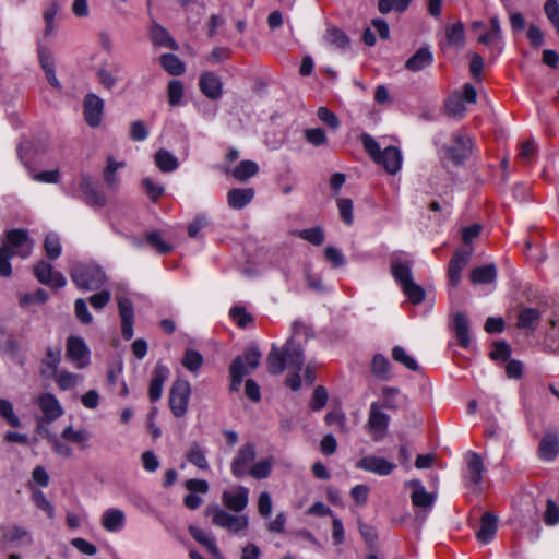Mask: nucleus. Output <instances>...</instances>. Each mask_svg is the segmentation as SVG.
<instances>
[{"label":"nucleus","instance_id":"obj_1","mask_svg":"<svg viewBox=\"0 0 559 559\" xmlns=\"http://www.w3.org/2000/svg\"><path fill=\"white\" fill-rule=\"evenodd\" d=\"M412 261L405 253H395L392 259L391 270L394 278L400 283L404 294L413 304H420L426 296L424 288L417 285L411 273Z\"/></svg>","mask_w":559,"mask_h":559},{"label":"nucleus","instance_id":"obj_2","mask_svg":"<svg viewBox=\"0 0 559 559\" xmlns=\"http://www.w3.org/2000/svg\"><path fill=\"white\" fill-rule=\"evenodd\" d=\"M361 142L364 148L374 163L381 165L391 175L400 171L403 164V156L399 147L390 145L381 150L378 142L369 134H362Z\"/></svg>","mask_w":559,"mask_h":559},{"label":"nucleus","instance_id":"obj_3","mask_svg":"<svg viewBox=\"0 0 559 559\" xmlns=\"http://www.w3.org/2000/svg\"><path fill=\"white\" fill-rule=\"evenodd\" d=\"M90 437V432L86 429H74L72 425H69L62 430L60 437L49 435L47 439L57 455L71 457L73 455V450L69 445V442L74 443L79 445L80 449L84 450L88 447Z\"/></svg>","mask_w":559,"mask_h":559},{"label":"nucleus","instance_id":"obj_4","mask_svg":"<svg viewBox=\"0 0 559 559\" xmlns=\"http://www.w3.org/2000/svg\"><path fill=\"white\" fill-rule=\"evenodd\" d=\"M262 354L257 346L247 348L242 355L237 356L230 367V390L238 391L245 376L255 370L261 360Z\"/></svg>","mask_w":559,"mask_h":559},{"label":"nucleus","instance_id":"obj_5","mask_svg":"<svg viewBox=\"0 0 559 559\" xmlns=\"http://www.w3.org/2000/svg\"><path fill=\"white\" fill-rule=\"evenodd\" d=\"M70 276L80 289L94 290L103 286L106 275L95 263H79L70 272Z\"/></svg>","mask_w":559,"mask_h":559},{"label":"nucleus","instance_id":"obj_6","mask_svg":"<svg viewBox=\"0 0 559 559\" xmlns=\"http://www.w3.org/2000/svg\"><path fill=\"white\" fill-rule=\"evenodd\" d=\"M206 514L211 516L214 525L233 534H240L249 526V518L240 512H229L221 507H210Z\"/></svg>","mask_w":559,"mask_h":559},{"label":"nucleus","instance_id":"obj_7","mask_svg":"<svg viewBox=\"0 0 559 559\" xmlns=\"http://www.w3.org/2000/svg\"><path fill=\"white\" fill-rule=\"evenodd\" d=\"M390 418L381 411V406L377 402L370 404L367 429L374 441L384 438L388 431Z\"/></svg>","mask_w":559,"mask_h":559},{"label":"nucleus","instance_id":"obj_8","mask_svg":"<svg viewBox=\"0 0 559 559\" xmlns=\"http://www.w3.org/2000/svg\"><path fill=\"white\" fill-rule=\"evenodd\" d=\"M465 484L473 491H479L485 471L481 457L473 451L466 453Z\"/></svg>","mask_w":559,"mask_h":559},{"label":"nucleus","instance_id":"obj_9","mask_svg":"<svg viewBox=\"0 0 559 559\" xmlns=\"http://www.w3.org/2000/svg\"><path fill=\"white\" fill-rule=\"evenodd\" d=\"M67 356L76 369H84L91 364V352L84 340L79 336L68 338Z\"/></svg>","mask_w":559,"mask_h":559},{"label":"nucleus","instance_id":"obj_10","mask_svg":"<svg viewBox=\"0 0 559 559\" xmlns=\"http://www.w3.org/2000/svg\"><path fill=\"white\" fill-rule=\"evenodd\" d=\"M71 193L82 198L90 205L104 206L106 203L105 197L95 189L92 178L86 175L79 178Z\"/></svg>","mask_w":559,"mask_h":559},{"label":"nucleus","instance_id":"obj_11","mask_svg":"<svg viewBox=\"0 0 559 559\" xmlns=\"http://www.w3.org/2000/svg\"><path fill=\"white\" fill-rule=\"evenodd\" d=\"M191 389L188 381L178 380L174 383L169 405L176 417H182L188 408Z\"/></svg>","mask_w":559,"mask_h":559},{"label":"nucleus","instance_id":"obj_12","mask_svg":"<svg viewBox=\"0 0 559 559\" xmlns=\"http://www.w3.org/2000/svg\"><path fill=\"white\" fill-rule=\"evenodd\" d=\"M473 150V141L469 136L456 133L453 135V144L444 148V158L455 165L462 164Z\"/></svg>","mask_w":559,"mask_h":559},{"label":"nucleus","instance_id":"obj_13","mask_svg":"<svg viewBox=\"0 0 559 559\" xmlns=\"http://www.w3.org/2000/svg\"><path fill=\"white\" fill-rule=\"evenodd\" d=\"M257 452L255 448L251 443H247L242 445L230 464L231 474L237 478H242L248 475L251 466L253 465V461L255 459Z\"/></svg>","mask_w":559,"mask_h":559},{"label":"nucleus","instance_id":"obj_14","mask_svg":"<svg viewBox=\"0 0 559 559\" xmlns=\"http://www.w3.org/2000/svg\"><path fill=\"white\" fill-rule=\"evenodd\" d=\"M34 401L40 409L46 423H53L58 420L64 413L60 401L52 393H40Z\"/></svg>","mask_w":559,"mask_h":559},{"label":"nucleus","instance_id":"obj_15","mask_svg":"<svg viewBox=\"0 0 559 559\" xmlns=\"http://www.w3.org/2000/svg\"><path fill=\"white\" fill-rule=\"evenodd\" d=\"M3 246H7L9 252L13 255L26 258L33 250V241L24 230L13 229L7 234V240Z\"/></svg>","mask_w":559,"mask_h":559},{"label":"nucleus","instance_id":"obj_16","mask_svg":"<svg viewBox=\"0 0 559 559\" xmlns=\"http://www.w3.org/2000/svg\"><path fill=\"white\" fill-rule=\"evenodd\" d=\"M222 502L229 511L241 512L249 503V489L245 486H236L223 491Z\"/></svg>","mask_w":559,"mask_h":559},{"label":"nucleus","instance_id":"obj_17","mask_svg":"<svg viewBox=\"0 0 559 559\" xmlns=\"http://www.w3.org/2000/svg\"><path fill=\"white\" fill-rule=\"evenodd\" d=\"M34 274L41 284L52 288H62L67 284L63 274L53 271L52 266L45 261H40L34 266Z\"/></svg>","mask_w":559,"mask_h":559},{"label":"nucleus","instance_id":"obj_18","mask_svg":"<svg viewBox=\"0 0 559 559\" xmlns=\"http://www.w3.org/2000/svg\"><path fill=\"white\" fill-rule=\"evenodd\" d=\"M356 467L379 476H386L395 469L396 465L384 457L367 455L356 463Z\"/></svg>","mask_w":559,"mask_h":559},{"label":"nucleus","instance_id":"obj_19","mask_svg":"<svg viewBox=\"0 0 559 559\" xmlns=\"http://www.w3.org/2000/svg\"><path fill=\"white\" fill-rule=\"evenodd\" d=\"M472 254L473 248H462L459 249L452 257L448 270V276L451 286L456 287L460 284L461 273L466 266Z\"/></svg>","mask_w":559,"mask_h":559},{"label":"nucleus","instance_id":"obj_20","mask_svg":"<svg viewBox=\"0 0 559 559\" xmlns=\"http://www.w3.org/2000/svg\"><path fill=\"white\" fill-rule=\"evenodd\" d=\"M104 100L96 94L90 93L84 98V117L87 124L97 128L103 118Z\"/></svg>","mask_w":559,"mask_h":559},{"label":"nucleus","instance_id":"obj_21","mask_svg":"<svg viewBox=\"0 0 559 559\" xmlns=\"http://www.w3.org/2000/svg\"><path fill=\"white\" fill-rule=\"evenodd\" d=\"M411 488V500L414 507L430 511L435 504L436 496L427 491L425 486L417 479L406 484Z\"/></svg>","mask_w":559,"mask_h":559},{"label":"nucleus","instance_id":"obj_22","mask_svg":"<svg viewBox=\"0 0 559 559\" xmlns=\"http://www.w3.org/2000/svg\"><path fill=\"white\" fill-rule=\"evenodd\" d=\"M126 513L118 508H108L100 515V525L108 533H119L126 526Z\"/></svg>","mask_w":559,"mask_h":559},{"label":"nucleus","instance_id":"obj_23","mask_svg":"<svg viewBox=\"0 0 559 559\" xmlns=\"http://www.w3.org/2000/svg\"><path fill=\"white\" fill-rule=\"evenodd\" d=\"M199 87L207 98L213 100L221 98L223 94V83L221 78L211 71L201 73Z\"/></svg>","mask_w":559,"mask_h":559},{"label":"nucleus","instance_id":"obj_24","mask_svg":"<svg viewBox=\"0 0 559 559\" xmlns=\"http://www.w3.org/2000/svg\"><path fill=\"white\" fill-rule=\"evenodd\" d=\"M539 457L544 461H554L559 452V437L557 432L550 431L544 435L539 442Z\"/></svg>","mask_w":559,"mask_h":559},{"label":"nucleus","instance_id":"obj_25","mask_svg":"<svg viewBox=\"0 0 559 559\" xmlns=\"http://www.w3.org/2000/svg\"><path fill=\"white\" fill-rule=\"evenodd\" d=\"M452 330L459 341V344L464 348H468L472 340L469 336V323L464 313L457 312L453 316Z\"/></svg>","mask_w":559,"mask_h":559},{"label":"nucleus","instance_id":"obj_26","mask_svg":"<svg viewBox=\"0 0 559 559\" xmlns=\"http://www.w3.org/2000/svg\"><path fill=\"white\" fill-rule=\"evenodd\" d=\"M498 528V520L497 518L490 513L486 512L481 516L479 528L476 533V537L479 543L487 544L489 543L497 533Z\"/></svg>","mask_w":559,"mask_h":559},{"label":"nucleus","instance_id":"obj_27","mask_svg":"<svg viewBox=\"0 0 559 559\" xmlns=\"http://www.w3.org/2000/svg\"><path fill=\"white\" fill-rule=\"evenodd\" d=\"M252 188H235L227 193V203L234 210H241L248 205L254 198Z\"/></svg>","mask_w":559,"mask_h":559},{"label":"nucleus","instance_id":"obj_28","mask_svg":"<svg viewBox=\"0 0 559 559\" xmlns=\"http://www.w3.org/2000/svg\"><path fill=\"white\" fill-rule=\"evenodd\" d=\"M433 61V55L428 47L419 48L405 63V68L412 72H418L428 68Z\"/></svg>","mask_w":559,"mask_h":559},{"label":"nucleus","instance_id":"obj_29","mask_svg":"<svg viewBox=\"0 0 559 559\" xmlns=\"http://www.w3.org/2000/svg\"><path fill=\"white\" fill-rule=\"evenodd\" d=\"M38 58L39 63L46 73L48 82L51 84V86L60 88L61 84L56 75L55 61L50 50L45 47H39Z\"/></svg>","mask_w":559,"mask_h":559},{"label":"nucleus","instance_id":"obj_30","mask_svg":"<svg viewBox=\"0 0 559 559\" xmlns=\"http://www.w3.org/2000/svg\"><path fill=\"white\" fill-rule=\"evenodd\" d=\"M168 376V369L164 365L157 364L155 368V376L151 380L150 388H148V395L150 399L155 402L159 400L163 392V384Z\"/></svg>","mask_w":559,"mask_h":559},{"label":"nucleus","instance_id":"obj_31","mask_svg":"<svg viewBox=\"0 0 559 559\" xmlns=\"http://www.w3.org/2000/svg\"><path fill=\"white\" fill-rule=\"evenodd\" d=\"M497 278V270L493 264L475 267L471 273L473 284L485 285L495 283Z\"/></svg>","mask_w":559,"mask_h":559},{"label":"nucleus","instance_id":"obj_32","mask_svg":"<svg viewBox=\"0 0 559 559\" xmlns=\"http://www.w3.org/2000/svg\"><path fill=\"white\" fill-rule=\"evenodd\" d=\"M447 41L449 47L461 48L465 44V28L462 22L448 25L445 28Z\"/></svg>","mask_w":559,"mask_h":559},{"label":"nucleus","instance_id":"obj_33","mask_svg":"<svg viewBox=\"0 0 559 559\" xmlns=\"http://www.w3.org/2000/svg\"><path fill=\"white\" fill-rule=\"evenodd\" d=\"M154 160L158 169L163 173H171L179 167L178 158L164 148L155 153Z\"/></svg>","mask_w":559,"mask_h":559},{"label":"nucleus","instance_id":"obj_34","mask_svg":"<svg viewBox=\"0 0 559 559\" xmlns=\"http://www.w3.org/2000/svg\"><path fill=\"white\" fill-rule=\"evenodd\" d=\"M287 366L286 348L281 352L273 347L267 356V369L272 374H280Z\"/></svg>","mask_w":559,"mask_h":559},{"label":"nucleus","instance_id":"obj_35","mask_svg":"<svg viewBox=\"0 0 559 559\" xmlns=\"http://www.w3.org/2000/svg\"><path fill=\"white\" fill-rule=\"evenodd\" d=\"M151 37L155 45L170 48L173 50H178L179 46L177 43L170 37L169 33L158 24L152 26Z\"/></svg>","mask_w":559,"mask_h":559},{"label":"nucleus","instance_id":"obj_36","mask_svg":"<svg viewBox=\"0 0 559 559\" xmlns=\"http://www.w3.org/2000/svg\"><path fill=\"white\" fill-rule=\"evenodd\" d=\"M0 417L10 427L20 428L22 426V421L15 413L13 403L7 399H0Z\"/></svg>","mask_w":559,"mask_h":559},{"label":"nucleus","instance_id":"obj_37","mask_svg":"<svg viewBox=\"0 0 559 559\" xmlns=\"http://www.w3.org/2000/svg\"><path fill=\"white\" fill-rule=\"evenodd\" d=\"M190 533L195 540L207 549L210 555L214 557L219 555L215 538L209 532L198 527H190Z\"/></svg>","mask_w":559,"mask_h":559},{"label":"nucleus","instance_id":"obj_38","mask_svg":"<svg viewBox=\"0 0 559 559\" xmlns=\"http://www.w3.org/2000/svg\"><path fill=\"white\" fill-rule=\"evenodd\" d=\"M372 374L381 380H389L391 378V365L388 358L381 354H377L371 362Z\"/></svg>","mask_w":559,"mask_h":559},{"label":"nucleus","instance_id":"obj_39","mask_svg":"<svg viewBox=\"0 0 559 559\" xmlns=\"http://www.w3.org/2000/svg\"><path fill=\"white\" fill-rule=\"evenodd\" d=\"M323 39L324 43L333 49H345L349 44L348 37L345 33L335 27L329 28Z\"/></svg>","mask_w":559,"mask_h":559},{"label":"nucleus","instance_id":"obj_40","mask_svg":"<svg viewBox=\"0 0 559 559\" xmlns=\"http://www.w3.org/2000/svg\"><path fill=\"white\" fill-rule=\"evenodd\" d=\"M259 171V166L257 163L246 159L240 162L233 170L231 175L235 179L239 181H246L249 178L257 175Z\"/></svg>","mask_w":559,"mask_h":559},{"label":"nucleus","instance_id":"obj_41","mask_svg":"<svg viewBox=\"0 0 559 559\" xmlns=\"http://www.w3.org/2000/svg\"><path fill=\"white\" fill-rule=\"evenodd\" d=\"M287 366L294 372H299L302 369L305 357L299 347H294L293 342L288 341L286 344Z\"/></svg>","mask_w":559,"mask_h":559},{"label":"nucleus","instance_id":"obj_42","mask_svg":"<svg viewBox=\"0 0 559 559\" xmlns=\"http://www.w3.org/2000/svg\"><path fill=\"white\" fill-rule=\"evenodd\" d=\"M160 64L171 75H181L186 70L185 63L173 53L162 55Z\"/></svg>","mask_w":559,"mask_h":559},{"label":"nucleus","instance_id":"obj_43","mask_svg":"<svg viewBox=\"0 0 559 559\" xmlns=\"http://www.w3.org/2000/svg\"><path fill=\"white\" fill-rule=\"evenodd\" d=\"M185 86L179 80H171L167 86L168 104L176 107L183 104Z\"/></svg>","mask_w":559,"mask_h":559},{"label":"nucleus","instance_id":"obj_44","mask_svg":"<svg viewBox=\"0 0 559 559\" xmlns=\"http://www.w3.org/2000/svg\"><path fill=\"white\" fill-rule=\"evenodd\" d=\"M203 361V356L199 352L188 348L183 354L181 364L190 372L197 373L202 367Z\"/></svg>","mask_w":559,"mask_h":559},{"label":"nucleus","instance_id":"obj_45","mask_svg":"<svg viewBox=\"0 0 559 559\" xmlns=\"http://www.w3.org/2000/svg\"><path fill=\"white\" fill-rule=\"evenodd\" d=\"M205 449H203L200 444L194 443L190 447L187 459L188 461L195 465L200 469H209V463L205 456Z\"/></svg>","mask_w":559,"mask_h":559},{"label":"nucleus","instance_id":"obj_46","mask_svg":"<svg viewBox=\"0 0 559 559\" xmlns=\"http://www.w3.org/2000/svg\"><path fill=\"white\" fill-rule=\"evenodd\" d=\"M540 318L537 309L527 308L520 312L518 325L521 329L534 330Z\"/></svg>","mask_w":559,"mask_h":559},{"label":"nucleus","instance_id":"obj_47","mask_svg":"<svg viewBox=\"0 0 559 559\" xmlns=\"http://www.w3.org/2000/svg\"><path fill=\"white\" fill-rule=\"evenodd\" d=\"M392 358L403 365L406 369L408 370H412V371H416L418 370L419 366L417 364V361L415 360V358L409 355L405 348L401 347V346H394L393 349H392Z\"/></svg>","mask_w":559,"mask_h":559},{"label":"nucleus","instance_id":"obj_48","mask_svg":"<svg viewBox=\"0 0 559 559\" xmlns=\"http://www.w3.org/2000/svg\"><path fill=\"white\" fill-rule=\"evenodd\" d=\"M126 166L124 162H118L114 157L107 158V165L104 169V180L109 187H115L118 183L116 171Z\"/></svg>","mask_w":559,"mask_h":559},{"label":"nucleus","instance_id":"obj_49","mask_svg":"<svg viewBox=\"0 0 559 559\" xmlns=\"http://www.w3.org/2000/svg\"><path fill=\"white\" fill-rule=\"evenodd\" d=\"M82 379L83 378L80 374L63 370L57 376L56 382L60 390L66 391L76 386Z\"/></svg>","mask_w":559,"mask_h":559},{"label":"nucleus","instance_id":"obj_50","mask_svg":"<svg viewBox=\"0 0 559 559\" xmlns=\"http://www.w3.org/2000/svg\"><path fill=\"white\" fill-rule=\"evenodd\" d=\"M412 0H379L378 9L382 14H388L391 11L404 12Z\"/></svg>","mask_w":559,"mask_h":559},{"label":"nucleus","instance_id":"obj_51","mask_svg":"<svg viewBox=\"0 0 559 559\" xmlns=\"http://www.w3.org/2000/svg\"><path fill=\"white\" fill-rule=\"evenodd\" d=\"M298 237L301 239L314 245L320 246L324 241V233L323 229L319 226L312 228H306L297 231Z\"/></svg>","mask_w":559,"mask_h":559},{"label":"nucleus","instance_id":"obj_52","mask_svg":"<svg viewBox=\"0 0 559 559\" xmlns=\"http://www.w3.org/2000/svg\"><path fill=\"white\" fill-rule=\"evenodd\" d=\"M325 423L329 426H336L340 432H348L346 416L341 409H333L325 415Z\"/></svg>","mask_w":559,"mask_h":559},{"label":"nucleus","instance_id":"obj_53","mask_svg":"<svg viewBox=\"0 0 559 559\" xmlns=\"http://www.w3.org/2000/svg\"><path fill=\"white\" fill-rule=\"evenodd\" d=\"M445 110L449 116L456 118L464 116L466 107L460 95H453L448 99L445 104Z\"/></svg>","mask_w":559,"mask_h":559},{"label":"nucleus","instance_id":"obj_54","mask_svg":"<svg viewBox=\"0 0 559 559\" xmlns=\"http://www.w3.org/2000/svg\"><path fill=\"white\" fill-rule=\"evenodd\" d=\"M272 467H273L272 459L262 460V461L253 464L248 474H250L252 477H254L257 479H264V478L269 477V475L271 474Z\"/></svg>","mask_w":559,"mask_h":559},{"label":"nucleus","instance_id":"obj_55","mask_svg":"<svg viewBox=\"0 0 559 559\" xmlns=\"http://www.w3.org/2000/svg\"><path fill=\"white\" fill-rule=\"evenodd\" d=\"M32 499L35 503V506L43 510L49 519H52L55 516V508L49 502V500L46 498L45 493L40 490H34L32 492Z\"/></svg>","mask_w":559,"mask_h":559},{"label":"nucleus","instance_id":"obj_56","mask_svg":"<svg viewBox=\"0 0 559 559\" xmlns=\"http://www.w3.org/2000/svg\"><path fill=\"white\" fill-rule=\"evenodd\" d=\"M45 250L49 259L55 260L61 254L60 239L56 234H48L45 239Z\"/></svg>","mask_w":559,"mask_h":559},{"label":"nucleus","instance_id":"obj_57","mask_svg":"<svg viewBox=\"0 0 559 559\" xmlns=\"http://www.w3.org/2000/svg\"><path fill=\"white\" fill-rule=\"evenodd\" d=\"M230 317L233 321L240 328H247L251 321L252 317L246 309L241 306H236L230 309Z\"/></svg>","mask_w":559,"mask_h":559},{"label":"nucleus","instance_id":"obj_58","mask_svg":"<svg viewBox=\"0 0 559 559\" xmlns=\"http://www.w3.org/2000/svg\"><path fill=\"white\" fill-rule=\"evenodd\" d=\"M118 310L121 318V322L133 321L134 311L133 305L130 299L119 296L118 298Z\"/></svg>","mask_w":559,"mask_h":559},{"label":"nucleus","instance_id":"obj_59","mask_svg":"<svg viewBox=\"0 0 559 559\" xmlns=\"http://www.w3.org/2000/svg\"><path fill=\"white\" fill-rule=\"evenodd\" d=\"M48 298L47 293L39 288L36 292L32 294H23L20 297V304L21 306L27 307L31 304H44Z\"/></svg>","mask_w":559,"mask_h":559},{"label":"nucleus","instance_id":"obj_60","mask_svg":"<svg viewBox=\"0 0 559 559\" xmlns=\"http://www.w3.org/2000/svg\"><path fill=\"white\" fill-rule=\"evenodd\" d=\"M143 186L145 188L146 194L152 201H157L164 194V186L155 182L152 178H145L143 180Z\"/></svg>","mask_w":559,"mask_h":559},{"label":"nucleus","instance_id":"obj_61","mask_svg":"<svg viewBox=\"0 0 559 559\" xmlns=\"http://www.w3.org/2000/svg\"><path fill=\"white\" fill-rule=\"evenodd\" d=\"M337 207L342 219L347 224L352 225L354 221L353 216V201L347 198L338 199Z\"/></svg>","mask_w":559,"mask_h":559},{"label":"nucleus","instance_id":"obj_62","mask_svg":"<svg viewBox=\"0 0 559 559\" xmlns=\"http://www.w3.org/2000/svg\"><path fill=\"white\" fill-rule=\"evenodd\" d=\"M305 139L314 146L324 145L326 143L325 132L320 128L305 130Z\"/></svg>","mask_w":559,"mask_h":559},{"label":"nucleus","instance_id":"obj_63","mask_svg":"<svg viewBox=\"0 0 559 559\" xmlns=\"http://www.w3.org/2000/svg\"><path fill=\"white\" fill-rule=\"evenodd\" d=\"M544 10L547 17L559 33V3L557 0H547Z\"/></svg>","mask_w":559,"mask_h":559},{"label":"nucleus","instance_id":"obj_64","mask_svg":"<svg viewBox=\"0 0 559 559\" xmlns=\"http://www.w3.org/2000/svg\"><path fill=\"white\" fill-rule=\"evenodd\" d=\"M544 521L549 526H554L559 523V507L550 499L547 501Z\"/></svg>","mask_w":559,"mask_h":559}]
</instances>
